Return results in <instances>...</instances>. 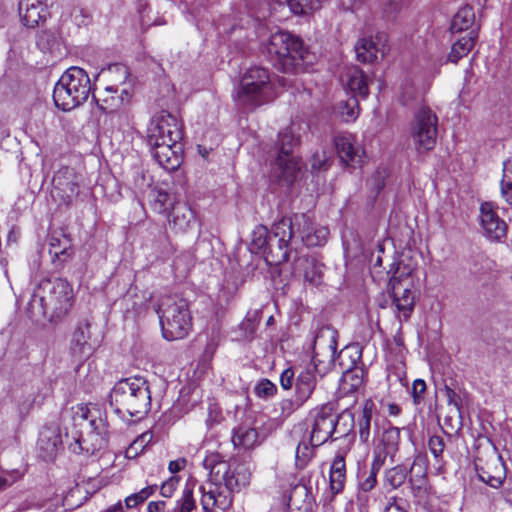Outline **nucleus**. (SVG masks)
<instances>
[{"instance_id": "nucleus-50", "label": "nucleus", "mask_w": 512, "mask_h": 512, "mask_svg": "<svg viewBox=\"0 0 512 512\" xmlns=\"http://www.w3.org/2000/svg\"><path fill=\"white\" fill-rule=\"evenodd\" d=\"M196 508V502L193 498L192 489L186 487L180 499L176 502L173 512H192Z\"/></svg>"}, {"instance_id": "nucleus-58", "label": "nucleus", "mask_w": 512, "mask_h": 512, "mask_svg": "<svg viewBox=\"0 0 512 512\" xmlns=\"http://www.w3.org/2000/svg\"><path fill=\"white\" fill-rule=\"evenodd\" d=\"M383 512H409L408 504L402 499L398 500L396 497H391Z\"/></svg>"}, {"instance_id": "nucleus-53", "label": "nucleus", "mask_w": 512, "mask_h": 512, "mask_svg": "<svg viewBox=\"0 0 512 512\" xmlns=\"http://www.w3.org/2000/svg\"><path fill=\"white\" fill-rule=\"evenodd\" d=\"M428 448L435 460L441 462L445 448L444 439L438 435L431 436L428 441Z\"/></svg>"}, {"instance_id": "nucleus-39", "label": "nucleus", "mask_w": 512, "mask_h": 512, "mask_svg": "<svg viewBox=\"0 0 512 512\" xmlns=\"http://www.w3.org/2000/svg\"><path fill=\"white\" fill-rule=\"evenodd\" d=\"M49 253L53 258L65 261L72 254L70 240L65 236L62 239L52 236L49 243Z\"/></svg>"}, {"instance_id": "nucleus-13", "label": "nucleus", "mask_w": 512, "mask_h": 512, "mask_svg": "<svg viewBox=\"0 0 512 512\" xmlns=\"http://www.w3.org/2000/svg\"><path fill=\"white\" fill-rule=\"evenodd\" d=\"M438 118L429 107H421L411 124L410 137L415 150L425 153L432 150L437 140Z\"/></svg>"}, {"instance_id": "nucleus-8", "label": "nucleus", "mask_w": 512, "mask_h": 512, "mask_svg": "<svg viewBox=\"0 0 512 512\" xmlns=\"http://www.w3.org/2000/svg\"><path fill=\"white\" fill-rule=\"evenodd\" d=\"M163 337L168 341L185 338L192 327L188 302L176 295L161 298L156 310Z\"/></svg>"}, {"instance_id": "nucleus-9", "label": "nucleus", "mask_w": 512, "mask_h": 512, "mask_svg": "<svg viewBox=\"0 0 512 512\" xmlns=\"http://www.w3.org/2000/svg\"><path fill=\"white\" fill-rule=\"evenodd\" d=\"M298 128L293 123L278 134V156L274 170L277 176L288 185L292 184L303 168L302 159L294 154V149L300 144Z\"/></svg>"}, {"instance_id": "nucleus-48", "label": "nucleus", "mask_w": 512, "mask_h": 512, "mask_svg": "<svg viewBox=\"0 0 512 512\" xmlns=\"http://www.w3.org/2000/svg\"><path fill=\"white\" fill-rule=\"evenodd\" d=\"M152 433L144 432L138 436L126 449L125 456L129 459H133L141 453L146 445L152 440Z\"/></svg>"}, {"instance_id": "nucleus-45", "label": "nucleus", "mask_w": 512, "mask_h": 512, "mask_svg": "<svg viewBox=\"0 0 512 512\" xmlns=\"http://www.w3.org/2000/svg\"><path fill=\"white\" fill-rule=\"evenodd\" d=\"M500 193L502 198H504L508 204L512 205V158L503 163Z\"/></svg>"}, {"instance_id": "nucleus-28", "label": "nucleus", "mask_w": 512, "mask_h": 512, "mask_svg": "<svg viewBox=\"0 0 512 512\" xmlns=\"http://www.w3.org/2000/svg\"><path fill=\"white\" fill-rule=\"evenodd\" d=\"M419 460V458L414 459L409 469V472L411 473L409 483L411 485V491L414 498L421 501L427 495V477L425 470L419 463Z\"/></svg>"}, {"instance_id": "nucleus-42", "label": "nucleus", "mask_w": 512, "mask_h": 512, "mask_svg": "<svg viewBox=\"0 0 512 512\" xmlns=\"http://www.w3.org/2000/svg\"><path fill=\"white\" fill-rule=\"evenodd\" d=\"M318 446L311 443V437L300 441L295 450V463L299 468L305 467L314 456Z\"/></svg>"}, {"instance_id": "nucleus-40", "label": "nucleus", "mask_w": 512, "mask_h": 512, "mask_svg": "<svg viewBox=\"0 0 512 512\" xmlns=\"http://www.w3.org/2000/svg\"><path fill=\"white\" fill-rule=\"evenodd\" d=\"M475 20V14L470 6L462 7L454 15L451 30L452 32H461L469 29Z\"/></svg>"}, {"instance_id": "nucleus-20", "label": "nucleus", "mask_w": 512, "mask_h": 512, "mask_svg": "<svg viewBox=\"0 0 512 512\" xmlns=\"http://www.w3.org/2000/svg\"><path fill=\"white\" fill-rule=\"evenodd\" d=\"M96 344L91 341L90 324L81 322L72 334L70 352L77 359H85L92 355Z\"/></svg>"}, {"instance_id": "nucleus-7", "label": "nucleus", "mask_w": 512, "mask_h": 512, "mask_svg": "<svg viewBox=\"0 0 512 512\" xmlns=\"http://www.w3.org/2000/svg\"><path fill=\"white\" fill-rule=\"evenodd\" d=\"M91 81L87 72L80 67H70L60 77L53 90L55 105L63 111H70L82 105L91 93Z\"/></svg>"}, {"instance_id": "nucleus-44", "label": "nucleus", "mask_w": 512, "mask_h": 512, "mask_svg": "<svg viewBox=\"0 0 512 512\" xmlns=\"http://www.w3.org/2000/svg\"><path fill=\"white\" fill-rule=\"evenodd\" d=\"M270 238L269 232L266 226L257 225L252 231L251 235V247L254 252L266 253V248L269 245Z\"/></svg>"}, {"instance_id": "nucleus-11", "label": "nucleus", "mask_w": 512, "mask_h": 512, "mask_svg": "<svg viewBox=\"0 0 512 512\" xmlns=\"http://www.w3.org/2000/svg\"><path fill=\"white\" fill-rule=\"evenodd\" d=\"M387 290L391 298V310L400 323V330L402 324L409 321L417 299V291L414 289L410 273H400L397 270L390 278Z\"/></svg>"}, {"instance_id": "nucleus-21", "label": "nucleus", "mask_w": 512, "mask_h": 512, "mask_svg": "<svg viewBox=\"0 0 512 512\" xmlns=\"http://www.w3.org/2000/svg\"><path fill=\"white\" fill-rule=\"evenodd\" d=\"M400 429L389 426L384 429L380 442L373 451V458L380 459L385 464L387 458L393 463L399 450Z\"/></svg>"}, {"instance_id": "nucleus-25", "label": "nucleus", "mask_w": 512, "mask_h": 512, "mask_svg": "<svg viewBox=\"0 0 512 512\" xmlns=\"http://www.w3.org/2000/svg\"><path fill=\"white\" fill-rule=\"evenodd\" d=\"M309 228L303 225L298 228L295 226L296 238L300 237V242L306 246H321L324 245L329 236V230L326 227L316 226L309 219Z\"/></svg>"}, {"instance_id": "nucleus-43", "label": "nucleus", "mask_w": 512, "mask_h": 512, "mask_svg": "<svg viewBox=\"0 0 512 512\" xmlns=\"http://www.w3.org/2000/svg\"><path fill=\"white\" fill-rule=\"evenodd\" d=\"M325 0H289L288 6L295 15H309L319 10Z\"/></svg>"}, {"instance_id": "nucleus-19", "label": "nucleus", "mask_w": 512, "mask_h": 512, "mask_svg": "<svg viewBox=\"0 0 512 512\" xmlns=\"http://www.w3.org/2000/svg\"><path fill=\"white\" fill-rule=\"evenodd\" d=\"M18 13L24 26L35 28L49 16L47 0H20Z\"/></svg>"}, {"instance_id": "nucleus-5", "label": "nucleus", "mask_w": 512, "mask_h": 512, "mask_svg": "<svg viewBox=\"0 0 512 512\" xmlns=\"http://www.w3.org/2000/svg\"><path fill=\"white\" fill-rule=\"evenodd\" d=\"M272 99L273 84L268 69L262 66L249 67L241 77L236 91L237 106L252 111Z\"/></svg>"}, {"instance_id": "nucleus-31", "label": "nucleus", "mask_w": 512, "mask_h": 512, "mask_svg": "<svg viewBox=\"0 0 512 512\" xmlns=\"http://www.w3.org/2000/svg\"><path fill=\"white\" fill-rule=\"evenodd\" d=\"M346 480V465L344 457L337 455L330 468V489L333 495L343 491Z\"/></svg>"}, {"instance_id": "nucleus-35", "label": "nucleus", "mask_w": 512, "mask_h": 512, "mask_svg": "<svg viewBox=\"0 0 512 512\" xmlns=\"http://www.w3.org/2000/svg\"><path fill=\"white\" fill-rule=\"evenodd\" d=\"M53 184L56 188L65 193H77V183L74 180L73 170L68 167L62 168L56 172L53 177Z\"/></svg>"}, {"instance_id": "nucleus-22", "label": "nucleus", "mask_w": 512, "mask_h": 512, "mask_svg": "<svg viewBox=\"0 0 512 512\" xmlns=\"http://www.w3.org/2000/svg\"><path fill=\"white\" fill-rule=\"evenodd\" d=\"M62 439L57 427H43L37 442L38 455L44 461L54 459L61 448Z\"/></svg>"}, {"instance_id": "nucleus-61", "label": "nucleus", "mask_w": 512, "mask_h": 512, "mask_svg": "<svg viewBox=\"0 0 512 512\" xmlns=\"http://www.w3.org/2000/svg\"><path fill=\"white\" fill-rule=\"evenodd\" d=\"M294 372L291 368H288L280 375V384L284 390H289L293 386Z\"/></svg>"}, {"instance_id": "nucleus-36", "label": "nucleus", "mask_w": 512, "mask_h": 512, "mask_svg": "<svg viewBox=\"0 0 512 512\" xmlns=\"http://www.w3.org/2000/svg\"><path fill=\"white\" fill-rule=\"evenodd\" d=\"M408 477L407 468L402 465H396L391 467L384 472V486H389L392 490L401 487Z\"/></svg>"}, {"instance_id": "nucleus-12", "label": "nucleus", "mask_w": 512, "mask_h": 512, "mask_svg": "<svg viewBox=\"0 0 512 512\" xmlns=\"http://www.w3.org/2000/svg\"><path fill=\"white\" fill-rule=\"evenodd\" d=\"M109 73L115 84L107 86L100 96L93 95L97 106L105 113L118 110L123 105L129 103L131 97L128 88L120 87L126 83L130 75L128 67L123 64H114L109 67Z\"/></svg>"}, {"instance_id": "nucleus-17", "label": "nucleus", "mask_w": 512, "mask_h": 512, "mask_svg": "<svg viewBox=\"0 0 512 512\" xmlns=\"http://www.w3.org/2000/svg\"><path fill=\"white\" fill-rule=\"evenodd\" d=\"M480 225L483 229L484 235L492 241H500L506 236L507 225L502 220L492 203L485 202L480 206Z\"/></svg>"}, {"instance_id": "nucleus-47", "label": "nucleus", "mask_w": 512, "mask_h": 512, "mask_svg": "<svg viewBox=\"0 0 512 512\" xmlns=\"http://www.w3.org/2000/svg\"><path fill=\"white\" fill-rule=\"evenodd\" d=\"M156 489L157 485H149L141 489L139 492L127 496L124 500L126 508L132 509L144 503L155 493Z\"/></svg>"}, {"instance_id": "nucleus-4", "label": "nucleus", "mask_w": 512, "mask_h": 512, "mask_svg": "<svg viewBox=\"0 0 512 512\" xmlns=\"http://www.w3.org/2000/svg\"><path fill=\"white\" fill-rule=\"evenodd\" d=\"M337 331L331 326H322L313 337L312 361L313 368L302 370L295 382L296 396L306 402L312 395L317 384L315 370L320 364L331 366L336 361Z\"/></svg>"}, {"instance_id": "nucleus-23", "label": "nucleus", "mask_w": 512, "mask_h": 512, "mask_svg": "<svg viewBox=\"0 0 512 512\" xmlns=\"http://www.w3.org/2000/svg\"><path fill=\"white\" fill-rule=\"evenodd\" d=\"M102 426L97 430H90L81 434L74 443L70 444L73 453L94 455L106 446V439L103 435Z\"/></svg>"}, {"instance_id": "nucleus-24", "label": "nucleus", "mask_w": 512, "mask_h": 512, "mask_svg": "<svg viewBox=\"0 0 512 512\" xmlns=\"http://www.w3.org/2000/svg\"><path fill=\"white\" fill-rule=\"evenodd\" d=\"M381 38H362L355 46V53L357 59L363 63L372 62L377 59L378 54L384 56L387 52V47L384 42H381Z\"/></svg>"}, {"instance_id": "nucleus-1", "label": "nucleus", "mask_w": 512, "mask_h": 512, "mask_svg": "<svg viewBox=\"0 0 512 512\" xmlns=\"http://www.w3.org/2000/svg\"><path fill=\"white\" fill-rule=\"evenodd\" d=\"M203 467L209 471V482L199 488L203 510H228L232 506L234 494L250 482L249 466L245 463H230L219 453H209L203 460Z\"/></svg>"}, {"instance_id": "nucleus-64", "label": "nucleus", "mask_w": 512, "mask_h": 512, "mask_svg": "<svg viewBox=\"0 0 512 512\" xmlns=\"http://www.w3.org/2000/svg\"><path fill=\"white\" fill-rule=\"evenodd\" d=\"M165 501H151L147 505V512H165Z\"/></svg>"}, {"instance_id": "nucleus-15", "label": "nucleus", "mask_w": 512, "mask_h": 512, "mask_svg": "<svg viewBox=\"0 0 512 512\" xmlns=\"http://www.w3.org/2000/svg\"><path fill=\"white\" fill-rule=\"evenodd\" d=\"M334 413L328 406L311 410L307 416V426L310 428L311 443L321 446L333 437L335 423Z\"/></svg>"}, {"instance_id": "nucleus-27", "label": "nucleus", "mask_w": 512, "mask_h": 512, "mask_svg": "<svg viewBox=\"0 0 512 512\" xmlns=\"http://www.w3.org/2000/svg\"><path fill=\"white\" fill-rule=\"evenodd\" d=\"M71 419L75 427L81 428V434L90 430H97L99 426H103L102 420L94 417L90 409L84 405L72 408Z\"/></svg>"}, {"instance_id": "nucleus-30", "label": "nucleus", "mask_w": 512, "mask_h": 512, "mask_svg": "<svg viewBox=\"0 0 512 512\" xmlns=\"http://www.w3.org/2000/svg\"><path fill=\"white\" fill-rule=\"evenodd\" d=\"M232 442L237 448L252 449L260 443L259 434L255 428L241 425L233 429Z\"/></svg>"}, {"instance_id": "nucleus-32", "label": "nucleus", "mask_w": 512, "mask_h": 512, "mask_svg": "<svg viewBox=\"0 0 512 512\" xmlns=\"http://www.w3.org/2000/svg\"><path fill=\"white\" fill-rule=\"evenodd\" d=\"M368 85V77L361 69L354 67L349 71L348 88L353 93L352 96L365 99L369 94Z\"/></svg>"}, {"instance_id": "nucleus-37", "label": "nucleus", "mask_w": 512, "mask_h": 512, "mask_svg": "<svg viewBox=\"0 0 512 512\" xmlns=\"http://www.w3.org/2000/svg\"><path fill=\"white\" fill-rule=\"evenodd\" d=\"M300 265H303V275L305 281L312 285H319L322 280V265L314 259L304 257L299 259Z\"/></svg>"}, {"instance_id": "nucleus-16", "label": "nucleus", "mask_w": 512, "mask_h": 512, "mask_svg": "<svg viewBox=\"0 0 512 512\" xmlns=\"http://www.w3.org/2000/svg\"><path fill=\"white\" fill-rule=\"evenodd\" d=\"M334 146L340 162L350 168H359L365 159V150L350 133H340L334 137Z\"/></svg>"}, {"instance_id": "nucleus-26", "label": "nucleus", "mask_w": 512, "mask_h": 512, "mask_svg": "<svg viewBox=\"0 0 512 512\" xmlns=\"http://www.w3.org/2000/svg\"><path fill=\"white\" fill-rule=\"evenodd\" d=\"M195 220L194 211L184 203L172 207L169 223L177 232H185Z\"/></svg>"}, {"instance_id": "nucleus-6", "label": "nucleus", "mask_w": 512, "mask_h": 512, "mask_svg": "<svg viewBox=\"0 0 512 512\" xmlns=\"http://www.w3.org/2000/svg\"><path fill=\"white\" fill-rule=\"evenodd\" d=\"M309 217L306 214L294 215V217H282L272 226L273 238H270L265 260L270 265H280L289 260L293 248H297L295 226L308 227Z\"/></svg>"}, {"instance_id": "nucleus-29", "label": "nucleus", "mask_w": 512, "mask_h": 512, "mask_svg": "<svg viewBox=\"0 0 512 512\" xmlns=\"http://www.w3.org/2000/svg\"><path fill=\"white\" fill-rule=\"evenodd\" d=\"M365 370L363 368L345 369L339 384V391L349 395L358 391L364 384Z\"/></svg>"}, {"instance_id": "nucleus-55", "label": "nucleus", "mask_w": 512, "mask_h": 512, "mask_svg": "<svg viewBox=\"0 0 512 512\" xmlns=\"http://www.w3.org/2000/svg\"><path fill=\"white\" fill-rule=\"evenodd\" d=\"M377 414L376 404L373 400L367 399L364 401L362 405L361 414L359 415V421H368L371 422L373 417Z\"/></svg>"}, {"instance_id": "nucleus-49", "label": "nucleus", "mask_w": 512, "mask_h": 512, "mask_svg": "<svg viewBox=\"0 0 512 512\" xmlns=\"http://www.w3.org/2000/svg\"><path fill=\"white\" fill-rule=\"evenodd\" d=\"M305 402L299 399L297 396L295 399H282L278 403V407L280 410L279 418L285 420L289 418L294 412H296L300 407L303 406Z\"/></svg>"}, {"instance_id": "nucleus-57", "label": "nucleus", "mask_w": 512, "mask_h": 512, "mask_svg": "<svg viewBox=\"0 0 512 512\" xmlns=\"http://www.w3.org/2000/svg\"><path fill=\"white\" fill-rule=\"evenodd\" d=\"M179 483V478L176 476L170 477L167 481H165L160 487V494L165 498H170L173 496L174 492L177 489Z\"/></svg>"}, {"instance_id": "nucleus-62", "label": "nucleus", "mask_w": 512, "mask_h": 512, "mask_svg": "<svg viewBox=\"0 0 512 512\" xmlns=\"http://www.w3.org/2000/svg\"><path fill=\"white\" fill-rule=\"evenodd\" d=\"M328 158L326 157L325 152H316L311 160V167L313 170H321L326 167V163Z\"/></svg>"}, {"instance_id": "nucleus-41", "label": "nucleus", "mask_w": 512, "mask_h": 512, "mask_svg": "<svg viewBox=\"0 0 512 512\" xmlns=\"http://www.w3.org/2000/svg\"><path fill=\"white\" fill-rule=\"evenodd\" d=\"M334 419L335 431L333 432V437L331 439L337 440L347 436L354 426V417L352 413L345 411L340 415L334 414Z\"/></svg>"}, {"instance_id": "nucleus-63", "label": "nucleus", "mask_w": 512, "mask_h": 512, "mask_svg": "<svg viewBox=\"0 0 512 512\" xmlns=\"http://www.w3.org/2000/svg\"><path fill=\"white\" fill-rule=\"evenodd\" d=\"M187 460L185 458H178L169 462L168 469L172 474H175L186 467Z\"/></svg>"}, {"instance_id": "nucleus-60", "label": "nucleus", "mask_w": 512, "mask_h": 512, "mask_svg": "<svg viewBox=\"0 0 512 512\" xmlns=\"http://www.w3.org/2000/svg\"><path fill=\"white\" fill-rule=\"evenodd\" d=\"M359 439L362 443L367 444L371 438V422L357 420Z\"/></svg>"}, {"instance_id": "nucleus-52", "label": "nucleus", "mask_w": 512, "mask_h": 512, "mask_svg": "<svg viewBox=\"0 0 512 512\" xmlns=\"http://www.w3.org/2000/svg\"><path fill=\"white\" fill-rule=\"evenodd\" d=\"M254 391L260 398H269L276 394L277 387L269 379H262L256 384Z\"/></svg>"}, {"instance_id": "nucleus-3", "label": "nucleus", "mask_w": 512, "mask_h": 512, "mask_svg": "<svg viewBox=\"0 0 512 512\" xmlns=\"http://www.w3.org/2000/svg\"><path fill=\"white\" fill-rule=\"evenodd\" d=\"M110 406L113 412L128 424L144 419L151 410L148 381L140 376L120 379L111 389Z\"/></svg>"}, {"instance_id": "nucleus-14", "label": "nucleus", "mask_w": 512, "mask_h": 512, "mask_svg": "<svg viewBox=\"0 0 512 512\" xmlns=\"http://www.w3.org/2000/svg\"><path fill=\"white\" fill-rule=\"evenodd\" d=\"M182 137V124L176 116L165 110L155 114L147 127V142L149 145L169 141L180 142Z\"/></svg>"}, {"instance_id": "nucleus-51", "label": "nucleus", "mask_w": 512, "mask_h": 512, "mask_svg": "<svg viewBox=\"0 0 512 512\" xmlns=\"http://www.w3.org/2000/svg\"><path fill=\"white\" fill-rule=\"evenodd\" d=\"M36 43L42 51H51L57 44V36L52 31L44 30L39 33Z\"/></svg>"}, {"instance_id": "nucleus-46", "label": "nucleus", "mask_w": 512, "mask_h": 512, "mask_svg": "<svg viewBox=\"0 0 512 512\" xmlns=\"http://www.w3.org/2000/svg\"><path fill=\"white\" fill-rule=\"evenodd\" d=\"M384 466V463L381 462L380 459H372L371 467L368 475L360 481L359 488L363 492L371 491L377 484V474Z\"/></svg>"}, {"instance_id": "nucleus-59", "label": "nucleus", "mask_w": 512, "mask_h": 512, "mask_svg": "<svg viewBox=\"0 0 512 512\" xmlns=\"http://www.w3.org/2000/svg\"><path fill=\"white\" fill-rule=\"evenodd\" d=\"M426 391V383L422 379H416L412 384V397L415 404H419Z\"/></svg>"}, {"instance_id": "nucleus-38", "label": "nucleus", "mask_w": 512, "mask_h": 512, "mask_svg": "<svg viewBox=\"0 0 512 512\" xmlns=\"http://www.w3.org/2000/svg\"><path fill=\"white\" fill-rule=\"evenodd\" d=\"M337 113L344 122H354L359 116V100L355 96H350L344 101H340L337 106Z\"/></svg>"}, {"instance_id": "nucleus-18", "label": "nucleus", "mask_w": 512, "mask_h": 512, "mask_svg": "<svg viewBox=\"0 0 512 512\" xmlns=\"http://www.w3.org/2000/svg\"><path fill=\"white\" fill-rule=\"evenodd\" d=\"M156 162L167 171L178 169L182 163V144L180 142H161L149 145Z\"/></svg>"}, {"instance_id": "nucleus-2", "label": "nucleus", "mask_w": 512, "mask_h": 512, "mask_svg": "<svg viewBox=\"0 0 512 512\" xmlns=\"http://www.w3.org/2000/svg\"><path fill=\"white\" fill-rule=\"evenodd\" d=\"M74 301L73 288L62 278H46L34 288L27 305V313L33 320L48 318L58 322L70 311Z\"/></svg>"}, {"instance_id": "nucleus-34", "label": "nucleus", "mask_w": 512, "mask_h": 512, "mask_svg": "<svg viewBox=\"0 0 512 512\" xmlns=\"http://www.w3.org/2000/svg\"><path fill=\"white\" fill-rule=\"evenodd\" d=\"M476 38L477 34L471 31L467 35L458 39L452 45L451 51L448 55L449 61L457 63L461 58L466 56L473 48Z\"/></svg>"}, {"instance_id": "nucleus-56", "label": "nucleus", "mask_w": 512, "mask_h": 512, "mask_svg": "<svg viewBox=\"0 0 512 512\" xmlns=\"http://www.w3.org/2000/svg\"><path fill=\"white\" fill-rule=\"evenodd\" d=\"M445 396L447 398L448 406L453 407L460 415L462 406L461 396L448 386L445 387Z\"/></svg>"}, {"instance_id": "nucleus-10", "label": "nucleus", "mask_w": 512, "mask_h": 512, "mask_svg": "<svg viewBox=\"0 0 512 512\" xmlns=\"http://www.w3.org/2000/svg\"><path fill=\"white\" fill-rule=\"evenodd\" d=\"M266 48L271 60L284 72L293 70L306 53L302 40L287 31L271 34Z\"/></svg>"}, {"instance_id": "nucleus-33", "label": "nucleus", "mask_w": 512, "mask_h": 512, "mask_svg": "<svg viewBox=\"0 0 512 512\" xmlns=\"http://www.w3.org/2000/svg\"><path fill=\"white\" fill-rule=\"evenodd\" d=\"M362 359V347L358 343L350 344L344 347L337 355L339 365L343 369L359 368L357 364Z\"/></svg>"}, {"instance_id": "nucleus-54", "label": "nucleus", "mask_w": 512, "mask_h": 512, "mask_svg": "<svg viewBox=\"0 0 512 512\" xmlns=\"http://www.w3.org/2000/svg\"><path fill=\"white\" fill-rule=\"evenodd\" d=\"M154 209L159 213H164L171 205V197L166 191H156L154 194Z\"/></svg>"}]
</instances>
